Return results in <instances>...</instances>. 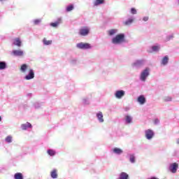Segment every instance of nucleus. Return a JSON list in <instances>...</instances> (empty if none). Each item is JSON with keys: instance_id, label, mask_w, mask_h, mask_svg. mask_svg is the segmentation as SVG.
<instances>
[{"instance_id": "1", "label": "nucleus", "mask_w": 179, "mask_h": 179, "mask_svg": "<svg viewBox=\"0 0 179 179\" xmlns=\"http://www.w3.org/2000/svg\"><path fill=\"white\" fill-rule=\"evenodd\" d=\"M124 38H125V35L123 34H117L112 39V43L113 44H121V43L124 42Z\"/></svg>"}, {"instance_id": "2", "label": "nucleus", "mask_w": 179, "mask_h": 179, "mask_svg": "<svg viewBox=\"0 0 179 179\" xmlns=\"http://www.w3.org/2000/svg\"><path fill=\"white\" fill-rule=\"evenodd\" d=\"M77 48H80V50H89L92 48L90 43H80L76 45Z\"/></svg>"}, {"instance_id": "3", "label": "nucleus", "mask_w": 179, "mask_h": 179, "mask_svg": "<svg viewBox=\"0 0 179 179\" xmlns=\"http://www.w3.org/2000/svg\"><path fill=\"white\" fill-rule=\"evenodd\" d=\"M90 32V29H89V27H84L80 29L79 34L80 36H87V34H89Z\"/></svg>"}, {"instance_id": "4", "label": "nucleus", "mask_w": 179, "mask_h": 179, "mask_svg": "<svg viewBox=\"0 0 179 179\" xmlns=\"http://www.w3.org/2000/svg\"><path fill=\"white\" fill-rule=\"evenodd\" d=\"M149 76V69H145L141 74L140 79L141 80H143V82H145L146 80V78Z\"/></svg>"}, {"instance_id": "5", "label": "nucleus", "mask_w": 179, "mask_h": 179, "mask_svg": "<svg viewBox=\"0 0 179 179\" xmlns=\"http://www.w3.org/2000/svg\"><path fill=\"white\" fill-rule=\"evenodd\" d=\"M153 136H155V132H153L152 129L145 130V138L150 140L152 139Z\"/></svg>"}, {"instance_id": "6", "label": "nucleus", "mask_w": 179, "mask_h": 179, "mask_svg": "<svg viewBox=\"0 0 179 179\" xmlns=\"http://www.w3.org/2000/svg\"><path fill=\"white\" fill-rule=\"evenodd\" d=\"M125 96V91L124 90H117L115 94L116 99H122Z\"/></svg>"}, {"instance_id": "7", "label": "nucleus", "mask_w": 179, "mask_h": 179, "mask_svg": "<svg viewBox=\"0 0 179 179\" xmlns=\"http://www.w3.org/2000/svg\"><path fill=\"white\" fill-rule=\"evenodd\" d=\"M24 78L26 79V80H30L31 79L34 78V71H33V69H29V74L27 75Z\"/></svg>"}, {"instance_id": "8", "label": "nucleus", "mask_w": 179, "mask_h": 179, "mask_svg": "<svg viewBox=\"0 0 179 179\" xmlns=\"http://www.w3.org/2000/svg\"><path fill=\"white\" fill-rule=\"evenodd\" d=\"M178 169V164L177 163H173L169 166V170L171 171V173H177V169Z\"/></svg>"}, {"instance_id": "9", "label": "nucleus", "mask_w": 179, "mask_h": 179, "mask_svg": "<svg viewBox=\"0 0 179 179\" xmlns=\"http://www.w3.org/2000/svg\"><path fill=\"white\" fill-rule=\"evenodd\" d=\"M137 101L139 103V104L143 106V104L146 103V98H145V96L143 95H140L137 99Z\"/></svg>"}, {"instance_id": "10", "label": "nucleus", "mask_w": 179, "mask_h": 179, "mask_svg": "<svg viewBox=\"0 0 179 179\" xmlns=\"http://www.w3.org/2000/svg\"><path fill=\"white\" fill-rule=\"evenodd\" d=\"M13 54L15 57H23V50H13Z\"/></svg>"}, {"instance_id": "11", "label": "nucleus", "mask_w": 179, "mask_h": 179, "mask_svg": "<svg viewBox=\"0 0 179 179\" xmlns=\"http://www.w3.org/2000/svg\"><path fill=\"white\" fill-rule=\"evenodd\" d=\"M61 23H62V20H61V18H59L55 22L50 23V26L52 27H58V26H59Z\"/></svg>"}, {"instance_id": "12", "label": "nucleus", "mask_w": 179, "mask_h": 179, "mask_svg": "<svg viewBox=\"0 0 179 179\" xmlns=\"http://www.w3.org/2000/svg\"><path fill=\"white\" fill-rule=\"evenodd\" d=\"M13 45H17V47H21L22 41H20V38H15L13 41Z\"/></svg>"}, {"instance_id": "13", "label": "nucleus", "mask_w": 179, "mask_h": 179, "mask_svg": "<svg viewBox=\"0 0 179 179\" xmlns=\"http://www.w3.org/2000/svg\"><path fill=\"white\" fill-rule=\"evenodd\" d=\"M119 179H129V175L125 172H122Z\"/></svg>"}, {"instance_id": "14", "label": "nucleus", "mask_w": 179, "mask_h": 179, "mask_svg": "<svg viewBox=\"0 0 179 179\" xmlns=\"http://www.w3.org/2000/svg\"><path fill=\"white\" fill-rule=\"evenodd\" d=\"M27 68H29V66L27 64H24L21 66L20 70L22 73H26V71H27Z\"/></svg>"}, {"instance_id": "15", "label": "nucleus", "mask_w": 179, "mask_h": 179, "mask_svg": "<svg viewBox=\"0 0 179 179\" xmlns=\"http://www.w3.org/2000/svg\"><path fill=\"white\" fill-rule=\"evenodd\" d=\"M21 127L22 129L26 131V129H27L28 128H31V124L27 122L26 124H22Z\"/></svg>"}, {"instance_id": "16", "label": "nucleus", "mask_w": 179, "mask_h": 179, "mask_svg": "<svg viewBox=\"0 0 179 179\" xmlns=\"http://www.w3.org/2000/svg\"><path fill=\"white\" fill-rule=\"evenodd\" d=\"M93 3L94 6H99V5H103L104 3V0H94Z\"/></svg>"}, {"instance_id": "17", "label": "nucleus", "mask_w": 179, "mask_h": 179, "mask_svg": "<svg viewBox=\"0 0 179 179\" xmlns=\"http://www.w3.org/2000/svg\"><path fill=\"white\" fill-rule=\"evenodd\" d=\"M43 43L44 44V45H51V44H52V40H47V38H44L43 39Z\"/></svg>"}, {"instance_id": "18", "label": "nucleus", "mask_w": 179, "mask_h": 179, "mask_svg": "<svg viewBox=\"0 0 179 179\" xmlns=\"http://www.w3.org/2000/svg\"><path fill=\"white\" fill-rule=\"evenodd\" d=\"M50 176L52 178H57L58 177V173H57V169H54L50 172Z\"/></svg>"}, {"instance_id": "19", "label": "nucleus", "mask_w": 179, "mask_h": 179, "mask_svg": "<svg viewBox=\"0 0 179 179\" xmlns=\"http://www.w3.org/2000/svg\"><path fill=\"white\" fill-rule=\"evenodd\" d=\"M122 150H121V148H115L113 149V153H115L116 155H121V153H122Z\"/></svg>"}, {"instance_id": "20", "label": "nucleus", "mask_w": 179, "mask_h": 179, "mask_svg": "<svg viewBox=\"0 0 179 179\" xmlns=\"http://www.w3.org/2000/svg\"><path fill=\"white\" fill-rule=\"evenodd\" d=\"M14 178L15 179H23V174H22V173H16L14 175Z\"/></svg>"}, {"instance_id": "21", "label": "nucleus", "mask_w": 179, "mask_h": 179, "mask_svg": "<svg viewBox=\"0 0 179 179\" xmlns=\"http://www.w3.org/2000/svg\"><path fill=\"white\" fill-rule=\"evenodd\" d=\"M162 65H167V64H169V57L168 56H165L162 59Z\"/></svg>"}, {"instance_id": "22", "label": "nucleus", "mask_w": 179, "mask_h": 179, "mask_svg": "<svg viewBox=\"0 0 179 179\" xmlns=\"http://www.w3.org/2000/svg\"><path fill=\"white\" fill-rule=\"evenodd\" d=\"M96 117L99 122H104V120L103 119V113H97Z\"/></svg>"}, {"instance_id": "23", "label": "nucleus", "mask_w": 179, "mask_h": 179, "mask_svg": "<svg viewBox=\"0 0 179 179\" xmlns=\"http://www.w3.org/2000/svg\"><path fill=\"white\" fill-rule=\"evenodd\" d=\"M6 69V63L5 62H0V70Z\"/></svg>"}, {"instance_id": "24", "label": "nucleus", "mask_w": 179, "mask_h": 179, "mask_svg": "<svg viewBox=\"0 0 179 179\" xmlns=\"http://www.w3.org/2000/svg\"><path fill=\"white\" fill-rule=\"evenodd\" d=\"M117 33V29H110L108 31V34L109 36H114Z\"/></svg>"}, {"instance_id": "25", "label": "nucleus", "mask_w": 179, "mask_h": 179, "mask_svg": "<svg viewBox=\"0 0 179 179\" xmlns=\"http://www.w3.org/2000/svg\"><path fill=\"white\" fill-rule=\"evenodd\" d=\"M143 64V62L142 60H138L135 63H134V66H141Z\"/></svg>"}, {"instance_id": "26", "label": "nucleus", "mask_w": 179, "mask_h": 179, "mask_svg": "<svg viewBox=\"0 0 179 179\" xmlns=\"http://www.w3.org/2000/svg\"><path fill=\"white\" fill-rule=\"evenodd\" d=\"M47 152L49 155V156H55V153H56L54 150H48Z\"/></svg>"}, {"instance_id": "27", "label": "nucleus", "mask_w": 179, "mask_h": 179, "mask_svg": "<svg viewBox=\"0 0 179 179\" xmlns=\"http://www.w3.org/2000/svg\"><path fill=\"white\" fill-rule=\"evenodd\" d=\"M134 22V19H129L127 21L124 22V24L126 26H129V24H132Z\"/></svg>"}, {"instance_id": "28", "label": "nucleus", "mask_w": 179, "mask_h": 179, "mask_svg": "<svg viewBox=\"0 0 179 179\" xmlns=\"http://www.w3.org/2000/svg\"><path fill=\"white\" fill-rule=\"evenodd\" d=\"M66 12H71V10H73V5L71 4L70 6L66 7Z\"/></svg>"}, {"instance_id": "29", "label": "nucleus", "mask_w": 179, "mask_h": 179, "mask_svg": "<svg viewBox=\"0 0 179 179\" xmlns=\"http://www.w3.org/2000/svg\"><path fill=\"white\" fill-rule=\"evenodd\" d=\"M126 121L127 124H131V121H132V117L131 116H126Z\"/></svg>"}, {"instance_id": "30", "label": "nucleus", "mask_w": 179, "mask_h": 179, "mask_svg": "<svg viewBox=\"0 0 179 179\" xmlns=\"http://www.w3.org/2000/svg\"><path fill=\"white\" fill-rule=\"evenodd\" d=\"M6 142H7L8 143H10L12 142V136H8L6 138Z\"/></svg>"}, {"instance_id": "31", "label": "nucleus", "mask_w": 179, "mask_h": 179, "mask_svg": "<svg viewBox=\"0 0 179 179\" xmlns=\"http://www.w3.org/2000/svg\"><path fill=\"white\" fill-rule=\"evenodd\" d=\"M159 48H159V46H157V45H155V46H152V51H155V52L159 51Z\"/></svg>"}, {"instance_id": "32", "label": "nucleus", "mask_w": 179, "mask_h": 179, "mask_svg": "<svg viewBox=\"0 0 179 179\" xmlns=\"http://www.w3.org/2000/svg\"><path fill=\"white\" fill-rule=\"evenodd\" d=\"M130 162L131 163H134L135 162V156L134 155H130Z\"/></svg>"}, {"instance_id": "33", "label": "nucleus", "mask_w": 179, "mask_h": 179, "mask_svg": "<svg viewBox=\"0 0 179 179\" xmlns=\"http://www.w3.org/2000/svg\"><path fill=\"white\" fill-rule=\"evenodd\" d=\"M131 13L132 15H136V9L132 8L131 9Z\"/></svg>"}, {"instance_id": "34", "label": "nucleus", "mask_w": 179, "mask_h": 179, "mask_svg": "<svg viewBox=\"0 0 179 179\" xmlns=\"http://www.w3.org/2000/svg\"><path fill=\"white\" fill-rule=\"evenodd\" d=\"M83 104H89L87 99H84L83 100Z\"/></svg>"}, {"instance_id": "35", "label": "nucleus", "mask_w": 179, "mask_h": 179, "mask_svg": "<svg viewBox=\"0 0 179 179\" xmlns=\"http://www.w3.org/2000/svg\"><path fill=\"white\" fill-rule=\"evenodd\" d=\"M40 22H41V20H34V24H38L40 23Z\"/></svg>"}, {"instance_id": "36", "label": "nucleus", "mask_w": 179, "mask_h": 179, "mask_svg": "<svg viewBox=\"0 0 179 179\" xmlns=\"http://www.w3.org/2000/svg\"><path fill=\"white\" fill-rule=\"evenodd\" d=\"M143 20L144 22H148V20H149V17H144L143 18Z\"/></svg>"}, {"instance_id": "37", "label": "nucleus", "mask_w": 179, "mask_h": 179, "mask_svg": "<svg viewBox=\"0 0 179 179\" xmlns=\"http://www.w3.org/2000/svg\"><path fill=\"white\" fill-rule=\"evenodd\" d=\"M157 122H159V120L156 119V120H155V124H157Z\"/></svg>"}, {"instance_id": "38", "label": "nucleus", "mask_w": 179, "mask_h": 179, "mask_svg": "<svg viewBox=\"0 0 179 179\" xmlns=\"http://www.w3.org/2000/svg\"><path fill=\"white\" fill-rule=\"evenodd\" d=\"M2 121V117L0 116V122Z\"/></svg>"}, {"instance_id": "39", "label": "nucleus", "mask_w": 179, "mask_h": 179, "mask_svg": "<svg viewBox=\"0 0 179 179\" xmlns=\"http://www.w3.org/2000/svg\"><path fill=\"white\" fill-rule=\"evenodd\" d=\"M177 143H179V138L178 139Z\"/></svg>"}, {"instance_id": "40", "label": "nucleus", "mask_w": 179, "mask_h": 179, "mask_svg": "<svg viewBox=\"0 0 179 179\" xmlns=\"http://www.w3.org/2000/svg\"><path fill=\"white\" fill-rule=\"evenodd\" d=\"M1 1H3V0H1Z\"/></svg>"}]
</instances>
